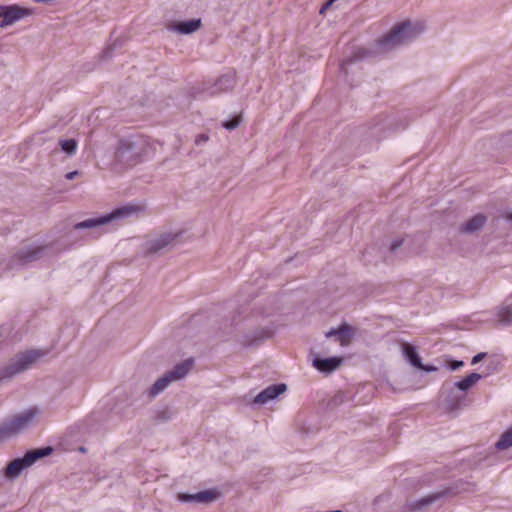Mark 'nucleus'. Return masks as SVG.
Masks as SVG:
<instances>
[{
    "mask_svg": "<svg viewBox=\"0 0 512 512\" xmlns=\"http://www.w3.org/2000/svg\"><path fill=\"white\" fill-rule=\"evenodd\" d=\"M152 146L149 139L135 134L123 137L118 141L114 152V160L123 167H132L142 162L150 153Z\"/></svg>",
    "mask_w": 512,
    "mask_h": 512,
    "instance_id": "1",
    "label": "nucleus"
},
{
    "mask_svg": "<svg viewBox=\"0 0 512 512\" xmlns=\"http://www.w3.org/2000/svg\"><path fill=\"white\" fill-rule=\"evenodd\" d=\"M420 33L411 22L405 21L396 25L387 35L378 41V50L387 52L399 45L406 44Z\"/></svg>",
    "mask_w": 512,
    "mask_h": 512,
    "instance_id": "2",
    "label": "nucleus"
},
{
    "mask_svg": "<svg viewBox=\"0 0 512 512\" xmlns=\"http://www.w3.org/2000/svg\"><path fill=\"white\" fill-rule=\"evenodd\" d=\"M45 355L41 350H28L17 354L9 364L0 369V382L9 380L31 366Z\"/></svg>",
    "mask_w": 512,
    "mask_h": 512,
    "instance_id": "3",
    "label": "nucleus"
},
{
    "mask_svg": "<svg viewBox=\"0 0 512 512\" xmlns=\"http://www.w3.org/2000/svg\"><path fill=\"white\" fill-rule=\"evenodd\" d=\"M37 409L31 408L0 423V442L21 433L32 425Z\"/></svg>",
    "mask_w": 512,
    "mask_h": 512,
    "instance_id": "4",
    "label": "nucleus"
},
{
    "mask_svg": "<svg viewBox=\"0 0 512 512\" xmlns=\"http://www.w3.org/2000/svg\"><path fill=\"white\" fill-rule=\"evenodd\" d=\"M139 208L133 205H127L113 210L112 212L96 217L86 219L84 221L78 222L74 225V229L82 230V229H97L101 226L107 225L114 221L123 220L137 213Z\"/></svg>",
    "mask_w": 512,
    "mask_h": 512,
    "instance_id": "5",
    "label": "nucleus"
},
{
    "mask_svg": "<svg viewBox=\"0 0 512 512\" xmlns=\"http://www.w3.org/2000/svg\"><path fill=\"white\" fill-rule=\"evenodd\" d=\"M53 452L50 446L27 451L23 457L12 460L4 469L8 479H16L22 471L32 466L38 459L49 456Z\"/></svg>",
    "mask_w": 512,
    "mask_h": 512,
    "instance_id": "6",
    "label": "nucleus"
},
{
    "mask_svg": "<svg viewBox=\"0 0 512 512\" xmlns=\"http://www.w3.org/2000/svg\"><path fill=\"white\" fill-rule=\"evenodd\" d=\"M31 14V9L21 7L17 4L0 5V28L5 29Z\"/></svg>",
    "mask_w": 512,
    "mask_h": 512,
    "instance_id": "7",
    "label": "nucleus"
},
{
    "mask_svg": "<svg viewBox=\"0 0 512 512\" xmlns=\"http://www.w3.org/2000/svg\"><path fill=\"white\" fill-rule=\"evenodd\" d=\"M45 252L44 246H27L21 249L12 259L13 264L26 265L40 259Z\"/></svg>",
    "mask_w": 512,
    "mask_h": 512,
    "instance_id": "8",
    "label": "nucleus"
},
{
    "mask_svg": "<svg viewBox=\"0 0 512 512\" xmlns=\"http://www.w3.org/2000/svg\"><path fill=\"white\" fill-rule=\"evenodd\" d=\"M220 496V493L216 489H209L200 491L194 494L189 493H179L177 495V499L181 502L189 503H211L217 500Z\"/></svg>",
    "mask_w": 512,
    "mask_h": 512,
    "instance_id": "9",
    "label": "nucleus"
},
{
    "mask_svg": "<svg viewBox=\"0 0 512 512\" xmlns=\"http://www.w3.org/2000/svg\"><path fill=\"white\" fill-rule=\"evenodd\" d=\"M235 86V74L230 72L222 75L217 81L210 87L203 89V92L208 96H215L219 93L228 91Z\"/></svg>",
    "mask_w": 512,
    "mask_h": 512,
    "instance_id": "10",
    "label": "nucleus"
},
{
    "mask_svg": "<svg viewBox=\"0 0 512 512\" xmlns=\"http://www.w3.org/2000/svg\"><path fill=\"white\" fill-rule=\"evenodd\" d=\"M286 389L287 386L283 383L270 385L255 396L253 403L259 405L266 404L269 401L277 398L280 394L284 393Z\"/></svg>",
    "mask_w": 512,
    "mask_h": 512,
    "instance_id": "11",
    "label": "nucleus"
},
{
    "mask_svg": "<svg viewBox=\"0 0 512 512\" xmlns=\"http://www.w3.org/2000/svg\"><path fill=\"white\" fill-rule=\"evenodd\" d=\"M201 26L202 21L200 18H197L170 23L167 25V29L179 34L189 35L199 30Z\"/></svg>",
    "mask_w": 512,
    "mask_h": 512,
    "instance_id": "12",
    "label": "nucleus"
},
{
    "mask_svg": "<svg viewBox=\"0 0 512 512\" xmlns=\"http://www.w3.org/2000/svg\"><path fill=\"white\" fill-rule=\"evenodd\" d=\"M176 239V235L172 233H165L160 235L158 238L153 239L147 243L146 252L147 254L160 253L162 250L172 245Z\"/></svg>",
    "mask_w": 512,
    "mask_h": 512,
    "instance_id": "13",
    "label": "nucleus"
},
{
    "mask_svg": "<svg viewBox=\"0 0 512 512\" xmlns=\"http://www.w3.org/2000/svg\"><path fill=\"white\" fill-rule=\"evenodd\" d=\"M342 361L341 357H314L313 366L320 372L331 373L340 367Z\"/></svg>",
    "mask_w": 512,
    "mask_h": 512,
    "instance_id": "14",
    "label": "nucleus"
},
{
    "mask_svg": "<svg viewBox=\"0 0 512 512\" xmlns=\"http://www.w3.org/2000/svg\"><path fill=\"white\" fill-rule=\"evenodd\" d=\"M442 496L441 493L426 496L420 500L407 504L403 512H427L429 506Z\"/></svg>",
    "mask_w": 512,
    "mask_h": 512,
    "instance_id": "15",
    "label": "nucleus"
},
{
    "mask_svg": "<svg viewBox=\"0 0 512 512\" xmlns=\"http://www.w3.org/2000/svg\"><path fill=\"white\" fill-rule=\"evenodd\" d=\"M487 221V217L484 214H476L473 217H471L469 220H467L464 224L461 226V232L465 234H471L474 232H477L483 228Z\"/></svg>",
    "mask_w": 512,
    "mask_h": 512,
    "instance_id": "16",
    "label": "nucleus"
},
{
    "mask_svg": "<svg viewBox=\"0 0 512 512\" xmlns=\"http://www.w3.org/2000/svg\"><path fill=\"white\" fill-rule=\"evenodd\" d=\"M193 365L194 360L192 358H189L175 365V367L172 370L168 371L167 373L169 374L173 381H177L184 378L193 368Z\"/></svg>",
    "mask_w": 512,
    "mask_h": 512,
    "instance_id": "17",
    "label": "nucleus"
},
{
    "mask_svg": "<svg viewBox=\"0 0 512 512\" xmlns=\"http://www.w3.org/2000/svg\"><path fill=\"white\" fill-rule=\"evenodd\" d=\"M333 336H337L341 344H346L352 336V327L343 323L338 328H333L326 333L328 338Z\"/></svg>",
    "mask_w": 512,
    "mask_h": 512,
    "instance_id": "18",
    "label": "nucleus"
},
{
    "mask_svg": "<svg viewBox=\"0 0 512 512\" xmlns=\"http://www.w3.org/2000/svg\"><path fill=\"white\" fill-rule=\"evenodd\" d=\"M173 382L172 378L168 373H165L162 377L158 378L156 382L151 386L148 393L150 397H155L163 392L171 383Z\"/></svg>",
    "mask_w": 512,
    "mask_h": 512,
    "instance_id": "19",
    "label": "nucleus"
},
{
    "mask_svg": "<svg viewBox=\"0 0 512 512\" xmlns=\"http://www.w3.org/2000/svg\"><path fill=\"white\" fill-rule=\"evenodd\" d=\"M402 351H403V354L405 356V358L407 359V361H409V363L418 368L421 366V357L419 356L416 348L414 346H412L411 344H408V343H405L402 345Z\"/></svg>",
    "mask_w": 512,
    "mask_h": 512,
    "instance_id": "20",
    "label": "nucleus"
},
{
    "mask_svg": "<svg viewBox=\"0 0 512 512\" xmlns=\"http://www.w3.org/2000/svg\"><path fill=\"white\" fill-rule=\"evenodd\" d=\"M482 376L479 373L473 372L466 376L464 379L454 383V387L461 391L469 390L474 384H476Z\"/></svg>",
    "mask_w": 512,
    "mask_h": 512,
    "instance_id": "21",
    "label": "nucleus"
},
{
    "mask_svg": "<svg viewBox=\"0 0 512 512\" xmlns=\"http://www.w3.org/2000/svg\"><path fill=\"white\" fill-rule=\"evenodd\" d=\"M59 145L64 153H66L69 156H72L77 151L78 142L75 139H60Z\"/></svg>",
    "mask_w": 512,
    "mask_h": 512,
    "instance_id": "22",
    "label": "nucleus"
},
{
    "mask_svg": "<svg viewBox=\"0 0 512 512\" xmlns=\"http://www.w3.org/2000/svg\"><path fill=\"white\" fill-rule=\"evenodd\" d=\"M495 446L498 450H505L512 446V426L502 434Z\"/></svg>",
    "mask_w": 512,
    "mask_h": 512,
    "instance_id": "23",
    "label": "nucleus"
},
{
    "mask_svg": "<svg viewBox=\"0 0 512 512\" xmlns=\"http://www.w3.org/2000/svg\"><path fill=\"white\" fill-rule=\"evenodd\" d=\"M498 318L502 324H510L512 322V308L509 306L501 308L498 312Z\"/></svg>",
    "mask_w": 512,
    "mask_h": 512,
    "instance_id": "24",
    "label": "nucleus"
},
{
    "mask_svg": "<svg viewBox=\"0 0 512 512\" xmlns=\"http://www.w3.org/2000/svg\"><path fill=\"white\" fill-rule=\"evenodd\" d=\"M240 124V117H234L231 120L224 121L222 126L227 130H234Z\"/></svg>",
    "mask_w": 512,
    "mask_h": 512,
    "instance_id": "25",
    "label": "nucleus"
},
{
    "mask_svg": "<svg viewBox=\"0 0 512 512\" xmlns=\"http://www.w3.org/2000/svg\"><path fill=\"white\" fill-rule=\"evenodd\" d=\"M354 61H355L354 59H350V58L343 60L340 65L341 72L344 73L345 75H347V66L352 64Z\"/></svg>",
    "mask_w": 512,
    "mask_h": 512,
    "instance_id": "26",
    "label": "nucleus"
},
{
    "mask_svg": "<svg viewBox=\"0 0 512 512\" xmlns=\"http://www.w3.org/2000/svg\"><path fill=\"white\" fill-rule=\"evenodd\" d=\"M463 365H464L463 361H461V360H453L449 364V367H450L451 370L455 371V370H458L459 368H461Z\"/></svg>",
    "mask_w": 512,
    "mask_h": 512,
    "instance_id": "27",
    "label": "nucleus"
},
{
    "mask_svg": "<svg viewBox=\"0 0 512 512\" xmlns=\"http://www.w3.org/2000/svg\"><path fill=\"white\" fill-rule=\"evenodd\" d=\"M209 140V137L208 135L206 134H200L196 137L195 139V143L196 145H201L203 143H206L207 141Z\"/></svg>",
    "mask_w": 512,
    "mask_h": 512,
    "instance_id": "28",
    "label": "nucleus"
},
{
    "mask_svg": "<svg viewBox=\"0 0 512 512\" xmlns=\"http://www.w3.org/2000/svg\"><path fill=\"white\" fill-rule=\"evenodd\" d=\"M486 357V353H478L476 354L473 358H472V361H471V364L472 365H475L477 364L478 362H480L481 360H483L484 358Z\"/></svg>",
    "mask_w": 512,
    "mask_h": 512,
    "instance_id": "29",
    "label": "nucleus"
},
{
    "mask_svg": "<svg viewBox=\"0 0 512 512\" xmlns=\"http://www.w3.org/2000/svg\"><path fill=\"white\" fill-rule=\"evenodd\" d=\"M418 369L426 371V372H434V371L438 370V368L434 365H423L422 363H421V366L418 367Z\"/></svg>",
    "mask_w": 512,
    "mask_h": 512,
    "instance_id": "30",
    "label": "nucleus"
},
{
    "mask_svg": "<svg viewBox=\"0 0 512 512\" xmlns=\"http://www.w3.org/2000/svg\"><path fill=\"white\" fill-rule=\"evenodd\" d=\"M403 244V240L402 239H397V240H394L391 244V247H390V250L392 252L396 251L400 246H402Z\"/></svg>",
    "mask_w": 512,
    "mask_h": 512,
    "instance_id": "31",
    "label": "nucleus"
},
{
    "mask_svg": "<svg viewBox=\"0 0 512 512\" xmlns=\"http://www.w3.org/2000/svg\"><path fill=\"white\" fill-rule=\"evenodd\" d=\"M78 174H79V172H78V171H72V172H69V173H67V174H66V178H67L68 180H72V179H74Z\"/></svg>",
    "mask_w": 512,
    "mask_h": 512,
    "instance_id": "32",
    "label": "nucleus"
},
{
    "mask_svg": "<svg viewBox=\"0 0 512 512\" xmlns=\"http://www.w3.org/2000/svg\"><path fill=\"white\" fill-rule=\"evenodd\" d=\"M8 479L5 471L3 470L2 472H0V486L3 485L4 481Z\"/></svg>",
    "mask_w": 512,
    "mask_h": 512,
    "instance_id": "33",
    "label": "nucleus"
},
{
    "mask_svg": "<svg viewBox=\"0 0 512 512\" xmlns=\"http://www.w3.org/2000/svg\"><path fill=\"white\" fill-rule=\"evenodd\" d=\"M116 47H117V43L115 42V43H113V45H111L109 48H107V49L105 50V52H104V53H105V57H109L110 51H111L112 49L116 48Z\"/></svg>",
    "mask_w": 512,
    "mask_h": 512,
    "instance_id": "34",
    "label": "nucleus"
},
{
    "mask_svg": "<svg viewBox=\"0 0 512 512\" xmlns=\"http://www.w3.org/2000/svg\"><path fill=\"white\" fill-rule=\"evenodd\" d=\"M505 219H507L508 221L512 222V212L511 213H506L505 215H502Z\"/></svg>",
    "mask_w": 512,
    "mask_h": 512,
    "instance_id": "35",
    "label": "nucleus"
}]
</instances>
